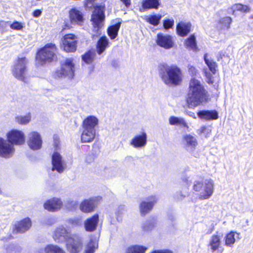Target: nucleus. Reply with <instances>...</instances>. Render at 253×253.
Here are the masks:
<instances>
[{"mask_svg":"<svg viewBox=\"0 0 253 253\" xmlns=\"http://www.w3.org/2000/svg\"><path fill=\"white\" fill-rule=\"evenodd\" d=\"M208 91L203 83L195 78L189 81L186 103L189 108H194L206 101Z\"/></svg>","mask_w":253,"mask_h":253,"instance_id":"1","label":"nucleus"},{"mask_svg":"<svg viewBox=\"0 0 253 253\" xmlns=\"http://www.w3.org/2000/svg\"><path fill=\"white\" fill-rule=\"evenodd\" d=\"M53 238L55 242H66L68 250L70 253H79L82 248L81 238L78 236H73L63 227H59L55 231Z\"/></svg>","mask_w":253,"mask_h":253,"instance_id":"2","label":"nucleus"},{"mask_svg":"<svg viewBox=\"0 0 253 253\" xmlns=\"http://www.w3.org/2000/svg\"><path fill=\"white\" fill-rule=\"evenodd\" d=\"M160 76L163 82L169 86L179 84L182 79L181 70L176 66H161Z\"/></svg>","mask_w":253,"mask_h":253,"instance_id":"3","label":"nucleus"},{"mask_svg":"<svg viewBox=\"0 0 253 253\" xmlns=\"http://www.w3.org/2000/svg\"><path fill=\"white\" fill-rule=\"evenodd\" d=\"M214 183L211 179H206L204 183L199 181H196L194 183L193 188L195 191L201 192L199 196L200 200L209 199L213 192Z\"/></svg>","mask_w":253,"mask_h":253,"instance_id":"4","label":"nucleus"},{"mask_svg":"<svg viewBox=\"0 0 253 253\" xmlns=\"http://www.w3.org/2000/svg\"><path fill=\"white\" fill-rule=\"evenodd\" d=\"M105 15L103 9L101 6L94 8L91 15V21L93 25L92 38L98 37L100 35V29L103 26Z\"/></svg>","mask_w":253,"mask_h":253,"instance_id":"5","label":"nucleus"},{"mask_svg":"<svg viewBox=\"0 0 253 253\" xmlns=\"http://www.w3.org/2000/svg\"><path fill=\"white\" fill-rule=\"evenodd\" d=\"M57 48L55 44L49 43L41 48L37 55V60L41 62H51L56 57Z\"/></svg>","mask_w":253,"mask_h":253,"instance_id":"6","label":"nucleus"},{"mask_svg":"<svg viewBox=\"0 0 253 253\" xmlns=\"http://www.w3.org/2000/svg\"><path fill=\"white\" fill-rule=\"evenodd\" d=\"M75 64L72 58H67L62 64L61 68L57 70L55 74V78L67 77L72 79L74 76Z\"/></svg>","mask_w":253,"mask_h":253,"instance_id":"7","label":"nucleus"},{"mask_svg":"<svg viewBox=\"0 0 253 253\" xmlns=\"http://www.w3.org/2000/svg\"><path fill=\"white\" fill-rule=\"evenodd\" d=\"M28 60L25 57L19 58L12 69L13 76L18 80L25 82L27 72Z\"/></svg>","mask_w":253,"mask_h":253,"instance_id":"8","label":"nucleus"},{"mask_svg":"<svg viewBox=\"0 0 253 253\" xmlns=\"http://www.w3.org/2000/svg\"><path fill=\"white\" fill-rule=\"evenodd\" d=\"M6 137L8 142L13 146L22 145L25 142L24 133L20 130L12 129L6 133Z\"/></svg>","mask_w":253,"mask_h":253,"instance_id":"9","label":"nucleus"},{"mask_svg":"<svg viewBox=\"0 0 253 253\" xmlns=\"http://www.w3.org/2000/svg\"><path fill=\"white\" fill-rule=\"evenodd\" d=\"M27 143L32 150H38L42 148V140L40 133L32 131L28 134Z\"/></svg>","mask_w":253,"mask_h":253,"instance_id":"10","label":"nucleus"},{"mask_svg":"<svg viewBox=\"0 0 253 253\" xmlns=\"http://www.w3.org/2000/svg\"><path fill=\"white\" fill-rule=\"evenodd\" d=\"M77 38L73 34H66L62 39L61 47L67 52H74L77 49Z\"/></svg>","mask_w":253,"mask_h":253,"instance_id":"11","label":"nucleus"},{"mask_svg":"<svg viewBox=\"0 0 253 253\" xmlns=\"http://www.w3.org/2000/svg\"><path fill=\"white\" fill-rule=\"evenodd\" d=\"M204 58L205 63L207 64L210 71L211 72V74L209 72L207 69H204L203 72L206 77L207 83L209 84H212L214 82L212 75L215 74L217 65L216 63L213 60L208 58V54H205Z\"/></svg>","mask_w":253,"mask_h":253,"instance_id":"12","label":"nucleus"},{"mask_svg":"<svg viewBox=\"0 0 253 253\" xmlns=\"http://www.w3.org/2000/svg\"><path fill=\"white\" fill-rule=\"evenodd\" d=\"M15 152V148L8 140L0 137V156L2 157H12Z\"/></svg>","mask_w":253,"mask_h":253,"instance_id":"13","label":"nucleus"},{"mask_svg":"<svg viewBox=\"0 0 253 253\" xmlns=\"http://www.w3.org/2000/svg\"><path fill=\"white\" fill-rule=\"evenodd\" d=\"M147 142V135L145 132L135 135L130 140L129 145L135 149H141L144 147Z\"/></svg>","mask_w":253,"mask_h":253,"instance_id":"14","label":"nucleus"},{"mask_svg":"<svg viewBox=\"0 0 253 253\" xmlns=\"http://www.w3.org/2000/svg\"><path fill=\"white\" fill-rule=\"evenodd\" d=\"M158 200V198L156 196L152 195L147 197L146 201L141 202L139 205L141 214L144 215L150 212Z\"/></svg>","mask_w":253,"mask_h":253,"instance_id":"15","label":"nucleus"},{"mask_svg":"<svg viewBox=\"0 0 253 253\" xmlns=\"http://www.w3.org/2000/svg\"><path fill=\"white\" fill-rule=\"evenodd\" d=\"M156 42L159 46L166 49L172 48L174 45L172 38L171 36L162 33L157 34Z\"/></svg>","mask_w":253,"mask_h":253,"instance_id":"16","label":"nucleus"},{"mask_svg":"<svg viewBox=\"0 0 253 253\" xmlns=\"http://www.w3.org/2000/svg\"><path fill=\"white\" fill-rule=\"evenodd\" d=\"M69 18L71 23L74 25L82 26L84 18L82 12L76 8H72L69 11Z\"/></svg>","mask_w":253,"mask_h":253,"instance_id":"17","label":"nucleus"},{"mask_svg":"<svg viewBox=\"0 0 253 253\" xmlns=\"http://www.w3.org/2000/svg\"><path fill=\"white\" fill-rule=\"evenodd\" d=\"M99 197L84 200L80 205V210L84 212H90L95 208L96 200Z\"/></svg>","mask_w":253,"mask_h":253,"instance_id":"18","label":"nucleus"},{"mask_svg":"<svg viewBox=\"0 0 253 253\" xmlns=\"http://www.w3.org/2000/svg\"><path fill=\"white\" fill-rule=\"evenodd\" d=\"M32 222L30 218L27 217L20 221L17 222L14 225V230L17 233H22L29 229Z\"/></svg>","mask_w":253,"mask_h":253,"instance_id":"19","label":"nucleus"},{"mask_svg":"<svg viewBox=\"0 0 253 253\" xmlns=\"http://www.w3.org/2000/svg\"><path fill=\"white\" fill-rule=\"evenodd\" d=\"M99 222V215L95 214L88 218L84 222L85 230L88 232H93L96 230Z\"/></svg>","mask_w":253,"mask_h":253,"instance_id":"20","label":"nucleus"},{"mask_svg":"<svg viewBox=\"0 0 253 253\" xmlns=\"http://www.w3.org/2000/svg\"><path fill=\"white\" fill-rule=\"evenodd\" d=\"M62 206L61 200L55 198L47 200L44 204V209L50 211H54L60 209Z\"/></svg>","mask_w":253,"mask_h":253,"instance_id":"21","label":"nucleus"},{"mask_svg":"<svg viewBox=\"0 0 253 253\" xmlns=\"http://www.w3.org/2000/svg\"><path fill=\"white\" fill-rule=\"evenodd\" d=\"M99 120L95 116L90 115L86 117L83 121L82 127L96 130L95 128L98 126Z\"/></svg>","mask_w":253,"mask_h":253,"instance_id":"22","label":"nucleus"},{"mask_svg":"<svg viewBox=\"0 0 253 253\" xmlns=\"http://www.w3.org/2000/svg\"><path fill=\"white\" fill-rule=\"evenodd\" d=\"M197 115L200 119L206 121L216 120L218 118V114L215 110H201Z\"/></svg>","mask_w":253,"mask_h":253,"instance_id":"23","label":"nucleus"},{"mask_svg":"<svg viewBox=\"0 0 253 253\" xmlns=\"http://www.w3.org/2000/svg\"><path fill=\"white\" fill-rule=\"evenodd\" d=\"M81 141L83 143H89L94 139L96 135V130H92L82 127Z\"/></svg>","mask_w":253,"mask_h":253,"instance_id":"24","label":"nucleus"},{"mask_svg":"<svg viewBox=\"0 0 253 253\" xmlns=\"http://www.w3.org/2000/svg\"><path fill=\"white\" fill-rule=\"evenodd\" d=\"M183 142L186 148L194 149L198 145L196 138L190 134H185L183 137Z\"/></svg>","mask_w":253,"mask_h":253,"instance_id":"25","label":"nucleus"},{"mask_svg":"<svg viewBox=\"0 0 253 253\" xmlns=\"http://www.w3.org/2000/svg\"><path fill=\"white\" fill-rule=\"evenodd\" d=\"M52 171L62 173L66 168V164L63 159H51Z\"/></svg>","mask_w":253,"mask_h":253,"instance_id":"26","label":"nucleus"},{"mask_svg":"<svg viewBox=\"0 0 253 253\" xmlns=\"http://www.w3.org/2000/svg\"><path fill=\"white\" fill-rule=\"evenodd\" d=\"M191 24L188 22H180L176 26L177 34L181 37L187 35L190 31Z\"/></svg>","mask_w":253,"mask_h":253,"instance_id":"27","label":"nucleus"},{"mask_svg":"<svg viewBox=\"0 0 253 253\" xmlns=\"http://www.w3.org/2000/svg\"><path fill=\"white\" fill-rule=\"evenodd\" d=\"M37 253H65V251L57 245L49 244L44 249H41Z\"/></svg>","mask_w":253,"mask_h":253,"instance_id":"28","label":"nucleus"},{"mask_svg":"<svg viewBox=\"0 0 253 253\" xmlns=\"http://www.w3.org/2000/svg\"><path fill=\"white\" fill-rule=\"evenodd\" d=\"M169 124L172 126H178L187 129L189 128L188 124L183 118L170 116L169 119Z\"/></svg>","mask_w":253,"mask_h":253,"instance_id":"29","label":"nucleus"},{"mask_svg":"<svg viewBox=\"0 0 253 253\" xmlns=\"http://www.w3.org/2000/svg\"><path fill=\"white\" fill-rule=\"evenodd\" d=\"M235 235H239V234L233 231H231L226 234L224 238L225 246L233 247L236 241Z\"/></svg>","mask_w":253,"mask_h":253,"instance_id":"30","label":"nucleus"},{"mask_svg":"<svg viewBox=\"0 0 253 253\" xmlns=\"http://www.w3.org/2000/svg\"><path fill=\"white\" fill-rule=\"evenodd\" d=\"M108 42V40L106 37H102L99 39L96 45L97 52L98 54H101L105 51Z\"/></svg>","mask_w":253,"mask_h":253,"instance_id":"31","label":"nucleus"},{"mask_svg":"<svg viewBox=\"0 0 253 253\" xmlns=\"http://www.w3.org/2000/svg\"><path fill=\"white\" fill-rule=\"evenodd\" d=\"M221 243V238L218 235H213L210 239L209 246L213 252L216 251Z\"/></svg>","mask_w":253,"mask_h":253,"instance_id":"32","label":"nucleus"},{"mask_svg":"<svg viewBox=\"0 0 253 253\" xmlns=\"http://www.w3.org/2000/svg\"><path fill=\"white\" fill-rule=\"evenodd\" d=\"M250 8L246 5H243L241 3H236L233 5L229 9V12L232 13L233 15L235 14L236 11H239L242 12H247L250 11Z\"/></svg>","mask_w":253,"mask_h":253,"instance_id":"33","label":"nucleus"},{"mask_svg":"<svg viewBox=\"0 0 253 253\" xmlns=\"http://www.w3.org/2000/svg\"><path fill=\"white\" fill-rule=\"evenodd\" d=\"M31 120V114L28 113L26 115H18L14 118V121L16 124L21 125H26L29 123Z\"/></svg>","mask_w":253,"mask_h":253,"instance_id":"34","label":"nucleus"},{"mask_svg":"<svg viewBox=\"0 0 253 253\" xmlns=\"http://www.w3.org/2000/svg\"><path fill=\"white\" fill-rule=\"evenodd\" d=\"M186 47L189 49L194 51H197V47L196 45V38L194 35H191L185 42Z\"/></svg>","mask_w":253,"mask_h":253,"instance_id":"35","label":"nucleus"},{"mask_svg":"<svg viewBox=\"0 0 253 253\" xmlns=\"http://www.w3.org/2000/svg\"><path fill=\"white\" fill-rule=\"evenodd\" d=\"M121 22H118L108 29V34L111 39H114L117 36L120 28Z\"/></svg>","mask_w":253,"mask_h":253,"instance_id":"36","label":"nucleus"},{"mask_svg":"<svg viewBox=\"0 0 253 253\" xmlns=\"http://www.w3.org/2000/svg\"><path fill=\"white\" fill-rule=\"evenodd\" d=\"M159 5V0H144L142 2V7L146 9L157 8Z\"/></svg>","mask_w":253,"mask_h":253,"instance_id":"37","label":"nucleus"},{"mask_svg":"<svg viewBox=\"0 0 253 253\" xmlns=\"http://www.w3.org/2000/svg\"><path fill=\"white\" fill-rule=\"evenodd\" d=\"M95 56V52L89 50L82 55V60L86 64H90L94 60Z\"/></svg>","mask_w":253,"mask_h":253,"instance_id":"38","label":"nucleus"},{"mask_svg":"<svg viewBox=\"0 0 253 253\" xmlns=\"http://www.w3.org/2000/svg\"><path fill=\"white\" fill-rule=\"evenodd\" d=\"M147 248L143 246L133 245L129 247L126 253H145Z\"/></svg>","mask_w":253,"mask_h":253,"instance_id":"39","label":"nucleus"},{"mask_svg":"<svg viewBox=\"0 0 253 253\" xmlns=\"http://www.w3.org/2000/svg\"><path fill=\"white\" fill-rule=\"evenodd\" d=\"M161 18V15H151L147 16L146 20L150 24L154 26H157L159 24Z\"/></svg>","mask_w":253,"mask_h":253,"instance_id":"40","label":"nucleus"},{"mask_svg":"<svg viewBox=\"0 0 253 253\" xmlns=\"http://www.w3.org/2000/svg\"><path fill=\"white\" fill-rule=\"evenodd\" d=\"M54 149L52 153L51 158H62V156L61 155L60 153L59 141L58 139H54Z\"/></svg>","mask_w":253,"mask_h":253,"instance_id":"41","label":"nucleus"},{"mask_svg":"<svg viewBox=\"0 0 253 253\" xmlns=\"http://www.w3.org/2000/svg\"><path fill=\"white\" fill-rule=\"evenodd\" d=\"M232 19L230 17H225L220 19L219 24L222 29H228L230 28Z\"/></svg>","mask_w":253,"mask_h":253,"instance_id":"42","label":"nucleus"},{"mask_svg":"<svg viewBox=\"0 0 253 253\" xmlns=\"http://www.w3.org/2000/svg\"><path fill=\"white\" fill-rule=\"evenodd\" d=\"M98 248V243L92 239L86 245L84 253H94L95 249Z\"/></svg>","mask_w":253,"mask_h":253,"instance_id":"43","label":"nucleus"},{"mask_svg":"<svg viewBox=\"0 0 253 253\" xmlns=\"http://www.w3.org/2000/svg\"><path fill=\"white\" fill-rule=\"evenodd\" d=\"M211 130L210 127L203 126L197 130V132L199 135L203 134L205 137H208L211 134Z\"/></svg>","mask_w":253,"mask_h":253,"instance_id":"44","label":"nucleus"},{"mask_svg":"<svg viewBox=\"0 0 253 253\" xmlns=\"http://www.w3.org/2000/svg\"><path fill=\"white\" fill-rule=\"evenodd\" d=\"M155 221L156 220L154 218L146 221L143 226L144 230L149 231L151 230L155 225Z\"/></svg>","mask_w":253,"mask_h":253,"instance_id":"45","label":"nucleus"},{"mask_svg":"<svg viewBox=\"0 0 253 253\" xmlns=\"http://www.w3.org/2000/svg\"><path fill=\"white\" fill-rule=\"evenodd\" d=\"M10 27L13 30H21L23 28V25L22 23L15 21L10 25Z\"/></svg>","mask_w":253,"mask_h":253,"instance_id":"46","label":"nucleus"},{"mask_svg":"<svg viewBox=\"0 0 253 253\" xmlns=\"http://www.w3.org/2000/svg\"><path fill=\"white\" fill-rule=\"evenodd\" d=\"M78 203L77 201L71 199L68 200L66 204L67 208L70 210L76 209L78 207Z\"/></svg>","mask_w":253,"mask_h":253,"instance_id":"47","label":"nucleus"},{"mask_svg":"<svg viewBox=\"0 0 253 253\" xmlns=\"http://www.w3.org/2000/svg\"><path fill=\"white\" fill-rule=\"evenodd\" d=\"M163 25L165 29H169L171 28L174 25L173 19H168L164 20Z\"/></svg>","mask_w":253,"mask_h":253,"instance_id":"48","label":"nucleus"},{"mask_svg":"<svg viewBox=\"0 0 253 253\" xmlns=\"http://www.w3.org/2000/svg\"><path fill=\"white\" fill-rule=\"evenodd\" d=\"M68 222L72 225L78 226L81 224V219L78 217H74L73 218H70L68 220Z\"/></svg>","mask_w":253,"mask_h":253,"instance_id":"49","label":"nucleus"},{"mask_svg":"<svg viewBox=\"0 0 253 253\" xmlns=\"http://www.w3.org/2000/svg\"><path fill=\"white\" fill-rule=\"evenodd\" d=\"M168 219L171 221L172 226L174 227L175 225V221L176 218L175 217L174 213L172 211L168 212Z\"/></svg>","mask_w":253,"mask_h":253,"instance_id":"50","label":"nucleus"},{"mask_svg":"<svg viewBox=\"0 0 253 253\" xmlns=\"http://www.w3.org/2000/svg\"><path fill=\"white\" fill-rule=\"evenodd\" d=\"M125 206L124 205L119 206L116 212V214L117 216V219L118 220H119V218L121 215L123 213V211L125 210Z\"/></svg>","mask_w":253,"mask_h":253,"instance_id":"51","label":"nucleus"},{"mask_svg":"<svg viewBox=\"0 0 253 253\" xmlns=\"http://www.w3.org/2000/svg\"><path fill=\"white\" fill-rule=\"evenodd\" d=\"M151 253H173L172 252L169 250H160L154 251Z\"/></svg>","mask_w":253,"mask_h":253,"instance_id":"52","label":"nucleus"},{"mask_svg":"<svg viewBox=\"0 0 253 253\" xmlns=\"http://www.w3.org/2000/svg\"><path fill=\"white\" fill-rule=\"evenodd\" d=\"M189 72L192 76H195L197 74V70L195 67L191 66L189 68Z\"/></svg>","mask_w":253,"mask_h":253,"instance_id":"53","label":"nucleus"},{"mask_svg":"<svg viewBox=\"0 0 253 253\" xmlns=\"http://www.w3.org/2000/svg\"><path fill=\"white\" fill-rule=\"evenodd\" d=\"M41 13L42 11L40 9H37L33 12V15L35 17H38L41 15Z\"/></svg>","mask_w":253,"mask_h":253,"instance_id":"54","label":"nucleus"},{"mask_svg":"<svg viewBox=\"0 0 253 253\" xmlns=\"http://www.w3.org/2000/svg\"><path fill=\"white\" fill-rule=\"evenodd\" d=\"M186 196L184 195L181 191L177 192V198L179 200H182Z\"/></svg>","mask_w":253,"mask_h":253,"instance_id":"55","label":"nucleus"},{"mask_svg":"<svg viewBox=\"0 0 253 253\" xmlns=\"http://www.w3.org/2000/svg\"><path fill=\"white\" fill-rule=\"evenodd\" d=\"M185 113L190 117L194 118V119H196V116L195 115V114L192 112V111H185Z\"/></svg>","mask_w":253,"mask_h":253,"instance_id":"56","label":"nucleus"},{"mask_svg":"<svg viewBox=\"0 0 253 253\" xmlns=\"http://www.w3.org/2000/svg\"><path fill=\"white\" fill-rule=\"evenodd\" d=\"M126 7H128L130 5V0H121Z\"/></svg>","mask_w":253,"mask_h":253,"instance_id":"57","label":"nucleus"},{"mask_svg":"<svg viewBox=\"0 0 253 253\" xmlns=\"http://www.w3.org/2000/svg\"><path fill=\"white\" fill-rule=\"evenodd\" d=\"M223 56H224V55L222 54L221 53H219L217 56V60L219 61L220 59H222Z\"/></svg>","mask_w":253,"mask_h":253,"instance_id":"58","label":"nucleus"},{"mask_svg":"<svg viewBox=\"0 0 253 253\" xmlns=\"http://www.w3.org/2000/svg\"><path fill=\"white\" fill-rule=\"evenodd\" d=\"M7 22L3 21H0V26H3L5 25Z\"/></svg>","mask_w":253,"mask_h":253,"instance_id":"59","label":"nucleus"},{"mask_svg":"<svg viewBox=\"0 0 253 253\" xmlns=\"http://www.w3.org/2000/svg\"><path fill=\"white\" fill-rule=\"evenodd\" d=\"M182 180L183 181H184L185 182H186L187 183V185H190V183H189L188 182V179L187 178H185V177H183L182 178Z\"/></svg>","mask_w":253,"mask_h":253,"instance_id":"60","label":"nucleus"},{"mask_svg":"<svg viewBox=\"0 0 253 253\" xmlns=\"http://www.w3.org/2000/svg\"><path fill=\"white\" fill-rule=\"evenodd\" d=\"M213 230H214V227L212 226V227L211 229H210L208 230V231L207 232V234L211 233L213 231Z\"/></svg>","mask_w":253,"mask_h":253,"instance_id":"61","label":"nucleus"},{"mask_svg":"<svg viewBox=\"0 0 253 253\" xmlns=\"http://www.w3.org/2000/svg\"><path fill=\"white\" fill-rule=\"evenodd\" d=\"M95 0H86V1L88 3H92L93 2H94Z\"/></svg>","mask_w":253,"mask_h":253,"instance_id":"62","label":"nucleus"}]
</instances>
